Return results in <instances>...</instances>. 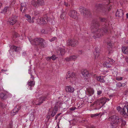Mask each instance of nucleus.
Wrapping results in <instances>:
<instances>
[{
	"label": "nucleus",
	"mask_w": 128,
	"mask_h": 128,
	"mask_svg": "<svg viewBox=\"0 0 128 128\" xmlns=\"http://www.w3.org/2000/svg\"><path fill=\"white\" fill-rule=\"evenodd\" d=\"M108 119L109 120L111 121V124L112 128L116 127L120 123L122 126L126 124V122L124 120H123L121 118L115 115L110 117Z\"/></svg>",
	"instance_id": "f257e3e1"
},
{
	"label": "nucleus",
	"mask_w": 128,
	"mask_h": 128,
	"mask_svg": "<svg viewBox=\"0 0 128 128\" xmlns=\"http://www.w3.org/2000/svg\"><path fill=\"white\" fill-rule=\"evenodd\" d=\"M29 40L31 44L32 45H39L42 47H44L47 45L46 43L45 40L40 38H36L33 40H31L30 38Z\"/></svg>",
	"instance_id": "f03ea898"
},
{
	"label": "nucleus",
	"mask_w": 128,
	"mask_h": 128,
	"mask_svg": "<svg viewBox=\"0 0 128 128\" xmlns=\"http://www.w3.org/2000/svg\"><path fill=\"white\" fill-rule=\"evenodd\" d=\"M76 76V75L74 72L69 71L66 74V78L67 79L69 78V81L70 82L75 84L77 81Z\"/></svg>",
	"instance_id": "7ed1b4c3"
},
{
	"label": "nucleus",
	"mask_w": 128,
	"mask_h": 128,
	"mask_svg": "<svg viewBox=\"0 0 128 128\" xmlns=\"http://www.w3.org/2000/svg\"><path fill=\"white\" fill-rule=\"evenodd\" d=\"M109 99L105 98H102L94 102V105L97 106L98 109L101 108L106 103L107 101L109 100Z\"/></svg>",
	"instance_id": "20e7f679"
},
{
	"label": "nucleus",
	"mask_w": 128,
	"mask_h": 128,
	"mask_svg": "<svg viewBox=\"0 0 128 128\" xmlns=\"http://www.w3.org/2000/svg\"><path fill=\"white\" fill-rule=\"evenodd\" d=\"M107 27V26H106L105 28H103L101 30L99 29L97 30L94 32V38H98L100 36L106 34L108 32Z\"/></svg>",
	"instance_id": "39448f33"
},
{
	"label": "nucleus",
	"mask_w": 128,
	"mask_h": 128,
	"mask_svg": "<svg viewBox=\"0 0 128 128\" xmlns=\"http://www.w3.org/2000/svg\"><path fill=\"white\" fill-rule=\"evenodd\" d=\"M79 10L81 13L84 16H89L91 14V13L90 11L84 7H80L79 8Z\"/></svg>",
	"instance_id": "423d86ee"
},
{
	"label": "nucleus",
	"mask_w": 128,
	"mask_h": 128,
	"mask_svg": "<svg viewBox=\"0 0 128 128\" xmlns=\"http://www.w3.org/2000/svg\"><path fill=\"white\" fill-rule=\"evenodd\" d=\"M114 62V61L112 59L108 58L106 62L104 63L103 65L104 67L110 68Z\"/></svg>",
	"instance_id": "0eeeda50"
},
{
	"label": "nucleus",
	"mask_w": 128,
	"mask_h": 128,
	"mask_svg": "<svg viewBox=\"0 0 128 128\" xmlns=\"http://www.w3.org/2000/svg\"><path fill=\"white\" fill-rule=\"evenodd\" d=\"M94 88L90 87H88L86 88V93L87 95L89 96V98L90 99L91 97L90 96H91L94 93Z\"/></svg>",
	"instance_id": "6e6552de"
},
{
	"label": "nucleus",
	"mask_w": 128,
	"mask_h": 128,
	"mask_svg": "<svg viewBox=\"0 0 128 128\" xmlns=\"http://www.w3.org/2000/svg\"><path fill=\"white\" fill-rule=\"evenodd\" d=\"M67 43L68 45L74 46L78 44V41L74 39H69L67 41Z\"/></svg>",
	"instance_id": "1a4fd4ad"
},
{
	"label": "nucleus",
	"mask_w": 128,
	"mask_h": 128,
	"mask_svg": "<svg viewBox=\"0 0 128 128\" xmlns=\"http://www.w3.org/2000/svg\"><path fill=\"white\" fill-rule=\"evenodd\" d=\"M108 54H110L112 53L114 50V44L112 43L110 41L108 42Z\"/></svg>",
	"instance_id": "9d476101"
},
{
	"label": "nucleus",
	"mask_w": 128,
	"mask_h": 128,
	"mask_svg": "<svg viewBox=\"0 0 128 128\" xmlns=\"http://www.w3.org/2000/svg\"><path fill=\"white\" fill-rule=\"evenodd\" d=\"M40 98L39 100L38 99H34L32 102V103L34 104L40 105L42 104L44 100V97H40Z\"/></svg>",
	"instance_id": "9b49d317"
},
{
	"label": "nucleus",
	"mask_w": 128,
	"mask_h": 128,
	"mask_svg": "<svg viewBox=\"0 0 128 128\" xmlns=\"http://www.w3.org/2000/svg\"><path fill=\"white\" fill-rule=\"evenodd\" d=\"M69 15L70 17L76 20L78 19V14L76 11L73 10L70 12Z\"/></svg>",
	"instance_id": "f8f14e48"
},
{
	"label": "nucleus",
	"mask_w": 128,
	"mask_h": 128,
	"mask_svg": "<svg viewBox=\"0 0 128 128\" xmlns=\"http://www.w3.org/2000/svg\"><path fill=\"white\" fill-rule=\"evenodd\" d=\"M16 16L12 17L10 18L8 22V23L10 25H12L15 23L17 21Z\"/></svg>",
	"instance_id": "ddd939ff"
},
{
	"label": "nucleus",
	"mask_w": 128,
	"mask_h": 128,
	"mask_svg": "<svg viewBox=\"0 0 128 128\" xmlns=\"http://www.w3.org/2000/svg\"><path fill=\"white\" fill-rule=\"evenodd\" d=\"M65 90L67 92L73 93L75 89L73 86H69L66 87Z\"/></svg>",
	"instance_id": "4468645a"
},
{
	"label": "nucleus",
	"mask_w": 128,
	"mask_h": 128,
	"mask_svg": "<svg viewBox=\"0 0 128 128\" xmlns=\"http://www.w3.org/2000/svg\"><path fill=\"white\" fill-rule=\"evenodd\" d=\"M29 73L31 76V78L32 79V80H29L27 82V84L29 86H34L35 85V82L34 81V78L33 76H32V74L30 73V72H29Z\"/></svg>",
	"instance_id": "2eb2a0df"
},
{
	"label": "nucleus",
	"mask_w": 128,
	"mask_h": 128,
	"mask_svg": "<svg viewBox=\"0 0 128 128\" xmlns=\"http://www.w3.org/2000/svg\"><path fill=\"white\" fill-rule=\"evenodd\" d=\"M82 74L83 78L87 79L88 78V72L86 70H83L82 71Z\"/></svg>",
	"instance_id": "dca6fc26"
},
{
	"label": "nucleus",
	"mask_w": 128,
	"mask_h": 128,
	"mask_svg": "<svg viewBox=\"0 0 128 128\" xmlns=\"http://www.w3.org/2000/svg\"><path fill=\"white\" fill-rule=\"evenodd\" d=\"M93 78H96L97 80L102 82H104L105 81L104 79V77L102 76H98L96 74H94L93 76Z\"/></svg>",
	"instance_id": "f3484780"
},
{
	"label": "nucleus",
	"mask_w": 128,
	"mask_h": 128,
	"mask_svg": "<svg viewBox=\"0 0 128 128\" xmlns=\"http://www.w3.org/2000/svg\"><path fill=\"white\" fill-rule=\"evenodd\" d=\"M94 56V58L95 60H97L100 55L99 52L98 50V48H96L95 49V51L93 52Z\"/></svg>",
	"instance_id": "a211bd4d"
},
{
	"label": "nucleus",
	"mask_w": 128,
	"mask_h": 128,
	"mask_svg": "<svg viewBox=\"0 0 128 128\" xmlns=\"http://www.w3.org/2000/svg\"><path fill=\"white\" fill-rule=\"evenodd\" d=\"M62 103V101H59L58 102L56 103V106L54 108V110L56 112H57L58 110V107H60Z\"/></svg>",
	"instance_id": "6ab92c4d"
},
{
	"label": "nucleus",
	"mask_w": 128,
	"mask_h": 128,
	"mask_svg": "<svg viewBox=\"0 0 128 128\" xmlns=\"http://www.w3.org/2000/svg\"><path fill=\"white\" fill-rule=\"evenodd\" d=\"M124 14L123 10L122 9L118 10L116 13V16L121 17Z\"/></svg>",
	"instance_id": "aec40b11"
},
{
	"label": "nucleus",
	"mask_w": 128,
	"mask_h": 128,
	"mask_svg": "<svg viewBox=\"0 0 128 128\" xmlns=\"http://www.w3.org/2000/svg\"><path fill=\"white\" fill-rule=\"evenodd\" d=\"M25 17L26 18V20L30 23H32L34 22V18H31L30 16L28 14H26L25 15Z\"/></svg>",
	"instance_id": "412c9836"
},
{
	"label": "nucleus",
	"mask_w": 128,
	"mask_h": 128,
	"mask_svg": "<svg viewBox=\"0 0 128 128\" xmlns=\"http://www.w3.org/2000/svg\"><path fill=\"white\" fill-rule=\"evenodd\" d=\"M126 108L125 106L122 108L120 106H118L116 108L117 111L119 112H126Z\"/></svg>",
	"instance_id": "4be33fe9"
},
{
	"label": "nucleus",
	"mask_w": 128,
	"mask_h": 128,
	"mask_svg": "<svg viewBox=\"0 0 128 128\" xmlns=\"http://www.w3.org/2000/svg\"><path fill=\"white\" fill-rule=\"evenodd\" d=\"M10 49H12L16 52H20L21 50V49L20 47H16V46H13L10 47Z\"/></svg>",
	"instance_id": "5701e85b"
},
{
	"label": "nucleus",
	"mask_w": 128,
	"mask_h": 128,
	"mask_svg": "<svg viewBox=\"0 0 128 128\" xmlns=\"http://www.w3.org/2000/svg\"><path fill=\"white\" fill-rule=\"evenodd\" d=\"M38 4L39 6H43L44 5L46 0H37Z\"/></svg>",
	"instance_id": "b1692460"
},
{
	"label": "nucleus",
	"mask_w": 128,
	"mask_h": 128,
	"mask_svg": "<svg viewBox=\"0 0 128 128\" xmlns=\"http://www.w3.org/2000/svg\"><path fill=\"white\" fill-rule=\"evenodd\" d=\"M40 20V24H45L46 23V21L48 22V20L47 19H46L45 18V20L43 18H40V19L39 20Z\"/></svg>",
	"instance_id": "393cba45"
},
{
	"label": "nucleus",
	"mask_w": 128,
	"mask_h": 128,
	"mask_svg": "<svg viewBox=\"0 0 128 128\" xmlns=\"http://www.w3.org/2000/svg\"><path fill=\"white\" fill-rule=\"evenodd\" d=\"M31 4L32 6L35 7H38L39 6L38 4V1L35 0H32L31 2Z\"/></svg>",
	"instance_id": "a878e982"
},
{
	"label": "nucleus",
	"mask_w": 128,
	"mask_h": 128,
	"mask_svg": "<svg viewBox=\"0 0 128 128\" xmlns=\"http://www.w3.org/2000/svg\"><path fill=\"white\" fill-rule=\"evenodd\" d=\"M122 51L125 54L128 53V47L125 46L122 47Z\"/></svg>",
	"instance_id": "bb28decb"
},
{
	"label": "nucleus",
	"mask_w": 128,
	"mask_h": 128,
	"mask_svg": "<svg viewBox=\"0 0 128 128\" xmlns=\"http://www.w3.org/2000/svg\"><path fill=\"white\" fill-rule=\"evenodd\" d=\"M57 52L58 53H59V52H60L59 54L61 55H63L65 53L64 49V48H60L59 50Z\"/></svg>",
	"instance_id": "cd10ccee"
},
{
	"label": "nucleus",
	"mask_w": 128,
	"mask_h": 128,
	"mask_svg": "<svg viewBox=\"0 0 128 128\" xmlns=\"http://www.w3.org/2000/svg\"><path fill=\"white\" fill-rule=\"evenodd\" d=\"M26 6V4L25 2L22 3L21 4V6L20 8V10L22 11L23 9H24L23 11L24 12Z\"/></svg>",
	"instance_id": "c85d7f7f"
},
{
	"label": "nucleus",
	"mask_w": 128,
	"mask_h": 128,
	"mask_svg": "<svg viewBox=\"0 0 128 128\" xmlns=\"http://www.w3.org/2000/svg\"><path fill=\"white\" fill-rule=\"evenodd\" d=\"M56 114V112H48V114L47 115V118L48 120L49 119L51 118V116L50 115V114H52V117H53Z\"/></svg>",
	"instance_id": "c756f323"
},
{
	"label": "nucleus",
	"mask_w": 128,
	"mask_h": 128,
	"mask_svg": "<svg viewBox=\"0 0 128 128\" xmlns=\"http://www.w3.org/2000/svg\"><path fill=\"white\" fill-rule=\"evenodd\" d=\"M20 109V107L19 105L16 106L13 112H18Z\"/></svg>",
	"instance_id": "7c9ffc66"
},
{
	"label": "nucleus",
	"mask_w": 128,
	"mask_h": 128,
	"mask_svg": "<svg viewBox=\"0 0 128 128\" xmlns=\"http://www.w3.org/2000/svg\"><path fill=\"white\" fill-rule=\"evenodd\" d=\"M71 59L72 60H74L78 57V55H73L70 56Z\"/></svg>",
	"instance_id": "2f4dec72"
},
{
	"label": "nucleus",
	"mask_w": 128,
	"mask_h": 128,
	"mask_svg": "<svg viewBox=\"0 0 128 128\" xmlns=\"http://www.w3.org/2000/svg\"><path fill=\"white\" fill-rule=\"evenodd\" d=\"M41 32L42 33H44V34H47L48 33H50L51 31H48L46 30H41Z\"/></svg>",
	"instance_id": "473e14b6"
},
{
	"label": "nucleus",
	"mask_w": 128,
	"mask_h": 128,
	"mask_svg": "<svg viewBox=\"0 0 128 128\" xmlns=\"http://www.w3.org/2000/svg\"><path fill=\"white\" fill-rule=\"evenodd\" d=\"M121 114L125 118L128 116V112H121Z\"/></svg>",
	"instance_id": "72a5a7b5"
},
{
	"label": "nucleus",
	"mask_w": 128,
	"mask_h": 128,
	"mask_svg": "<svg viewBox=\"0 0 128 128\" xmlns=\"http://www.w3.org/2000/svg\"><path fill=\"white\" fill-rule=\"evenodd\" d=\"M0 98L2 99H4L5 98V95L4 94L1 93L0 94Z\"/></svg>",
	"instance_id": "f704fd0d"
},
{
	"label": "nucleus",
	"mask_w": 128,
	"mask_h": 128,
	"mask_svg": "<svg viewBox=\"0 0 128 128\" xmlns=\"http://www.w3.org/2000/svg\"><path fill=\"white\" fill-rule=\"evenodd\" d=\"M8 7H5L2 10V12L4 13L6 12L7 10L8 9Z\"/></svg>",
	"instance_id": "c9c22d12"
},
{
	"label": "nucleus",
	"mask_w": 128,
	"mask_h": 128,
	"mask_svg": "<svg viewBox=\"0 0 128 128\" xmlns=\"http://www.w3.org/2000/svg\"><path fill=\"white\" fill-rule=\"evenodd\" d=\"M65 60L67 62H68L72 60L70 56L66 57L65 59Z\"/></svg>",
	"instance_id": "e433bc0d"
},
{
	"label": "nucleus",
	"mask_w": 128,
	"mask_h": 128,
	"mask_svg": "<svg viewBox=\"0 0 128 128\" xmlns=\"http://www.w3.org/2000/svg\"><path fill=\"white\" fill-rule=\"evenodd\" d=\"M97 94L98 95H100L102 94V90H98V89H97Z\"/></svg>",
	"instance_id": "4c0bfd02"
},
{
	"label": "nucleus",
	"mask_w": 128,
	"mask_h": 128,
	"mask_svg": "<svg viewBox=\"0 0 128 128\" xmlns=\"http://www.w3.org/2000/svg\"><path fill=\"white\" fill-rule=\"evenodd\" d=\"M56 37H54L52 38L51 39H50L49 40L50 42H52L55 40H56Z\"/></svg>",
	"instance_id": "58836bf2"
},
{
	"label": "nucleus",
	"mask_w": 128,
	"mask_h": 128,
	"mask_svg": "<svg viewBox=\"0 0 128 128\" xmlns=\"http://www.w3.org/2000/svg\"><path fill=\"white\" fill-rule=\"evenodd\" d=\"M51 59H52L53 60H55L56 58V57L54 55H52V56L50 57Z\"/></svg>",
	"instance_id": "ea45409f"
},
{
	"label": "nucleus",
	"mask_w": 128,
	"mask_h": 128,
	"mask_svg": "<svg viewBox=\"0 0 128 128\" xmlns=\"http://www.w3.org/2000/svg\"><path fill=\"white\" fill-rule=\"evenodd\" d=\"M122 77H117L116 78V80L118 81L122 80Z\"/></svg>",
	"instance_id": "a19ab883"
},
{
	"label": "nucleus",
	"mask_w": 128,
	"mask_h": 128,
	"mask_svg": "<svg viewBox=\"0 0 128 128\" xmlns=\"http://www.w3.org/2000/svg\"><path fill=\"white\" fill-rule=\"evenodd\" d=\"M99 114H98L97 113V114H91V117H94L96 116H98Z\"/></svg>",
	"instance_id": "79ce46f5"
},
{
	"label": "nucleus",
	"mask_w": 128,
	"mask_h": 128,
	"mask_svg": "<svg viewBox=\"0 0 128 128\" xmlns=\"http://www.w3.org/2000/svg\"><path fill=\"white\" fill-rule=\"evenodd\" d=\"M76 109V107H72L70 108V110L72 111H73Z\"/></svg>",
	"instance_id": "37998d69"
},
{
	"label": "nucleus",
	"mask_w": 128,
	"mask_h": 128,
	"mask_svg": "<svg viewBox=\"0 0 128 128\" xmlns=\"http://www.w3.org/2000/svg\"><path fill=\"white\" fill-rule=\"evenodd\" d=\"M34 118V115H32L31 116H30V119L31 120H33Z\"/></svg>",
	"instance_id": "c03bdc74"
},
{
	"label": "nucleus",
	"mask_w": 128,
	"mask_h": 128,
	"mask_svg": "<svg viewBox=\"0 0 128 128\" xmlns=\"http://www.w3.org/2000/svg\"><path fill=\"white\" fill-rule=\"evenodd\" d=\"M64 16H65V15L63 14H62L61 15L60 17L62 20H64Z\"/></svg>",
	"instance_id": "a18cd8bd"
},
{
	"label": "nucleus",
	"mask_w": 128,
	"mask_h": 128,
	"mask_svg": "<svg viewBox=\"0 0 128 128\" xmlns=\"http://www.w3.org/2000/svg\"><path fill=\"white\" fill-rule=\"evenodd\" d=\"M117 86L118 87L121 86H122V84L120 83H118L116 84Z\"/></svg>",
	"instance_id": "49530a36"
},
{
	"label": "nucleus",
	"mask_w": 128,
	"mask_h": 128,
	"mask_svg": "<svg viewBox=\"0 0 128 128\" xmlns=\"http://www.w3.org/2000/svg\"><path fill=\"white\" fill-rule=\"evenodd\" d=\"M82 90H79L77 92L78 93V94L80 95V94L81 92H82Z\"/></svg>",
	"instance_id": "de8ad7c7"
},
{
	"label": "nucleus",
	"mask_w": 128,
	"mask_h": 128,
	"mask_svg": "<svg viewBox=\"0 0 128 128\" xmlns=\"http://www.w3.org/2000/svg\"><path fill=\"white\" fill-rule=\"evenodd\" d=\"M100 20L102 22H104L106 20V19L104 18H101L100 19Z\"/></svg>",
	"instance_id": "09e8293b"
},
{
	"label": "nucleus",
	"mask_w": 128,
	"mask_h": 128,
	"mask_svg": "<svg viewBox=\"0 0 128 128\" xmlns=\"http://www.w3.org/2000/svg\"><path fill=\"white\" fill-rule=\"evenodd\" d=\"M46 60H50L51 59L50 57H48L46 58Z\"/></svg>",
	"instance_id": "8fccbe9b"
},
{
	"label": "nucleus",
	"mask_w": 128,
	"mask_h": 128,
	"mask_svg": "<svg viewBox=\"0 0 128 128\" xmlns=\"http://www.w3.org/2000/svg\"><path fill=\"white\" fill-rule=\"evenodd\" d=\"M125 60L126 61L128 64V57H126L125 58Z\"/></svg>",
	"instance_id": "3c124183"
},
{
	"label": "nucleus",
	"mask_w": 128,
	"mask_h": 128,
	"mask_svg": "<svg viewBox=\"0 0 128 128\" xmlns=\"http://www.w3.org/2000/svg\"><path fill=\"white\" fill-rule=\"evenodd\" d=\"M64 4L66 6H68V4L67 3H66L65 2H64Z\"/></svg>",
	"instance_id": "603ef678"
},
{
	"label": "nucleus",
	"mask_w": 128,
	"mask_h": 128,
	"mask_svg": "<svg viewBox=\"0 0 128 128\" xmlns=\"http://www.w3.org/2000/svg\"><path fill=\"white\" fill-rule=\"evenodd\" d=\"M114 73H115L116 74L115 75H114V76H117V72H116V71H114V72L113 73V74H114Z\"/></svg>",
	"instance_id": "864d4df0"
},
{
	"label": "nucleus",
	"mask_w": 128,
	"mask_h": 128,
	"mask_svg": "<svg viewBox=\"0 0 128 128\" xmlns=\"http://www.w3.org/2000/svg\"><path fill=\"white\" fill-rule=\"evenodd\" d=\"M126 111L127 112H128V105L126 106Z\"/></svg>",
	"instance_id": "5fc2aeb1"
},
{
	"label": "nucleus",
	"mask_w": 128,
	"mask_h": 128,
	"mask_svg": "<svg viewBox=\"0 0 128 128\" xmlns=\"http://www.w3.org/2000/svg\"><path fill=\"white\" fill-rule=\"evenodd\" d=\"M26 54V52H23L22 53V55L23 56H25Z\"/></svg>",
	"instance_id": "6e6d98bb"
},
{
	"label": "nucleus",
	"mask_w": 128,
	"mask_h": 128,
	"mask_svg": "<svg viewBox=\"0 0 128 128\" xmlns=\"http://www.w3.org/2000/svg\"><path fill=\"white\" fill-rule=\"evenodd\" d=\"M58 116L56 115L55 116V119L56 120L58 118Z\"/></svg>",
	"instance_id": "4d7b16f0"
},
{
	"label": "nucleus",
	"mask_w": 128,
	"mask_h": 128,
	"mask_svg": "<svg viewBox=\"0 0 128 128\" xmlns=\"http://www.w3.org/2000/svg\"><path fill=\"white\" fill-rule=\"evenodd\" d=\"M126 18L128 19V13L126 14Z\"/></svg>",
	"instance_id": "13d9d810"
},
{
	"label": "nucleus",
	"mask_w": 128,
	"mask_h": 128,
	"mask_svg": "<svg viewBox=\"0 0 128 128\" xmlns=\"http://www.w3.org/2000/svg\"><path fill=\"white\" fill-rule=\"evenodd\" d=\"M2 72H3V71H4V72H5L6 71V70H2Z\"/></svg>",
	"instance_id": "bf43d9fd"
},
{
	"label": "nucleus",
	"mask_w": 128,
	"mask_h": 128,
	"mask_svg": "<svg viewBox=\"0 0 128 128\" xmlns=\"http://www.w3.org/2000/svg\"><path fill=\"white\" fill-rule=\"evenodd\" d=\"M61 114V113H60V114H58L57 115L58 116Z\"/></svg>",
	"instance_id": "052dcab7"
},
{
	"label": "nucleus",
	"mask_w": 128,
	"mask_h": 128,
	"mask_svg": "<svg viewBox=\"0 0 128 128\" xmlns=\"http://www.w3.org/2000/svg\"><path fill=\"white\" fill-rule=\"evenodd\" d=\"M28 89H30V90H31L32 89V88H29V87L28 88Z\"/></svg>",
	"instance_id": "680f3d73"
},
{
	"label": "nucleus",
	"mask_w": 128,
	"mask_h": 128,
	"mask_svg": "<svg viewBox=\"0 0 128 128\" xmlns=\"http://www.w3.org/2000/svg\"><path fill=\"white\" fill-rule=\"evenodd\" d=\"M94 98H95V97H94L93 98H92V100H93L94 99Z\"/></svg>",
	"instance_id": "e2e57ef3"
},
{
	"label": "nucleus",
	"mask_w": 128,
	"mask_h": 128,
	"mask_svg": "<svg viewBox=\"0 0 128 128\" xmlns=\"http://www.w3.org/2000/svg\"><path fill=\"white\" fill-rule=\"evenodd\" d=\"M58 128H60L59 127V126L58 125Z\"/></svg>",
	"instance_id": "0e129e2a"
},
{
	"label": "nucleus",
	"mask_w": 128,
	"mask_h": 128,
	"mask_svg": "<svg viewBox=\"0 0 128 128\" xmlns=\"http://www.w3.org/2000/svg\"><path fill=\"white\" fill-rule=\"evenodd\" d=\"M126 71H128V70L127 69H126Z\"/></svg>",
	"instance_id": "69168bd1"
},
{
	"label": "nucleus",
	"mask_w": 128,
	"mask_h": 128,
	"mask_svg": "<svg viewBox=\"0 0 128 128\" xmlns=\"http://www.w3.org/2000/svg\"><path fill=\"white\" fill-rule=\"evenodd\" d=\"M52 114H50V116H51V117H52Z\"/></svg>",
	"instance_id": "338daca9"
},
{
	"label": "nucleus",
	"mask_w": 128,
	"mask_h": 128,
	"mask_svg": "<svg viewBox=\"0 0 128 128\" xmlns=\"http://www.w3.org/2000/svg\"><path fill=\"white\" fill-rule=\"evenodd\" d=\"M14 115H15V114H16V112H14Z\"/></svg>",
	"instance_id": "774afa93"
}]
</instances>
